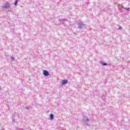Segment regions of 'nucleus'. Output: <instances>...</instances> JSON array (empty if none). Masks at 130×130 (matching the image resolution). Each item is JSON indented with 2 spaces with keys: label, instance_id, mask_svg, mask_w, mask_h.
Segmentation results:
<instances>
[{
  "label": "nucleus",
  "instance_id": "6e6552de",
  "mask_svg": "<svg viewBox=\"0 0 130 130\" xmlns=\"http://www.w3.org/2000/svg\"><path fill=\"white\" fill-rule=\"evenodd\" d=\"M119 29H122L121 26H119Z\"/></svg>",
  "mask_w": 130,
  "mask_h": 130
},
{
  "label": "nucleus",
  "instance_id": "423d86ee",
  "mask_svg": "<svg viewBox=\"0 0 130 130\" xmlns=\"http://www.w3.org/2000/svg\"><path fill=\"white\" fill-rule=\"evenodd\" d=\"M51 119H52L53 118V115L50 114V115Z\"/></svg>",
  "mask_w": 130,
  "mask_h": 130
},
{
  "label": "nucleus",
  "instance_id": "f257e3e1",
  "mask_svg": "<svg viewBox=\"0 0 130 130\" xmlns=\"http://www.w3.org/2000/svg\"><path fill=\"white\" fill-rule=\"evenodd\" d=\"M4 9H10L11 6L9 3H6L3 6Z\"/></svg>",
  "mask_w": 130,
  "mask_h": 130
},
{
  "label": "nucleus",
  "instance_id": "7ed1b4c3",
  "mask_svg": "<svg viewBox=\"0 0 130 130\" xmlns=\"http://www.w3.org/2000/svg\"><path fill=\"white\" fill-rule=\"evenodd\" d=\"M68 83V80H63L62 81V85H66Z\"/></svg>",
  "mask_w": 130,
  "mask_h": 130
},
{
  "label": "nucleus",
  "instance_id": "0eeeda50",
  "mask_svg": "<svg viewBox=\"0 0 130 130\" xmlns=\"http://www.w3.org/2000/svg\"><path fill=\"white\" fill-rule=\"evenodd\" d=\"M103 66H106V63H103Z\"/></svg>",
  "mask_w": 130,
  "mask_h": 130
},
{
  "label": "nucleus",
  "instance_id": "1a4fd4ad",
  "mask_svg": "<svg viewBox=\"0 0 130 130\" xmlns=\"http://www.w3.org/2000/svg\"><path fill=\"white\" fill-rule=\"evenodd\" d=\"M126 10H129V8H128V9H126Z\"/></svg>",
  "mask_w": 130,
  "mask_h": 130
},
{
  "label": "nucleus",
  "instance_id": "20e7f679",
  "mask_svg": "<svg viewBox=\"0 0 130 130\" xmlns=\"http://www.w3.org/2000/svg\"><path fill=\"white\" fill-rule=\"evenodd\" d=\"M83 27V23H80L78 25V28H80V29L82 28Z\"/></svg>",
  "mask_w": 130,
  "mask_h": 130
},
{
  "label": "nucleus",
  "instance_id": "39448f33",
  "mask_svg": "<svg viewBox=\"0 0 130 130\" xmlns=\"http://www.w3.org/2000/svg\"><path fill=\"white\" fill-rule=\"evenodd\" d=\"M18 4V0H16L15 3H14V5L15 6H17V4Z\"/></svg>",
  "mask_w": 130,
  "mask_h": 130
},
{
  "label": "nucleus",
  "instance_id": "f03ea898",
  "mask_svg": "<svg viewBox=\"0 0 130 130\" xmlns=\"http://www.w3.org/2000/svg\"><path fill=\"white\" fill-rule=\"evenodd\" d=\"M43 73L45 76H48L49 75V73L46 70H44Z\"/></svg>",
  "mask_w": 130,
  "mask_h": 130
}]
</instances>
